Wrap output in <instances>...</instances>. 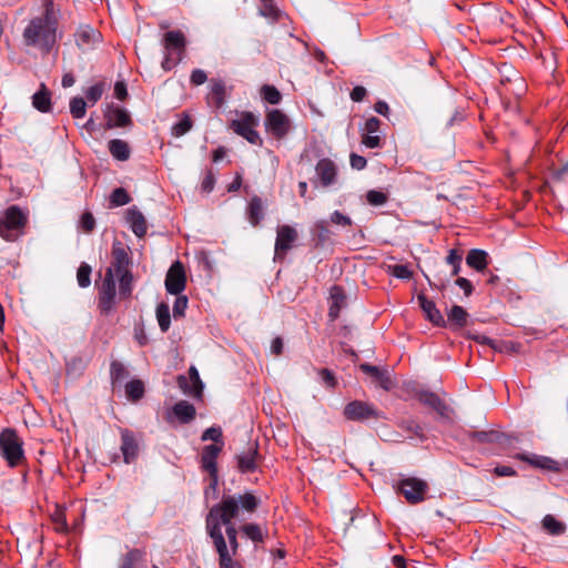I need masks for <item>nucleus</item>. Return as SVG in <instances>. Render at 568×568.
I'll list each match as a JSON object with an SVG mask.
<instances>
[{
	"label": "nucleus",
	"mask_w": 568,
	"mask_h": 568,
	"mask_svg": "<svg viewBox=\"0 0 568 568\" xmlns=\"http://www.w3.org/2000/svg\"><path fill=\"white\" fill-rule=\"evenodd\" d=\"M215 185V176L211 170H209L202 180L201 189L203 192L210 193L213 191Z\"/></svg>",
	"instance_id": "obj_62"
},
{
	"label": "nucleus",
	"mask_w": 568,
	"mask_h": 568,
	"mask_svg": "<svg viewBox=\"0 0 568 568\" xmlns=\"http://www.w3.org/2000/svg\"><path fill=\"white\" fill-rule=\"evenodd\" d=\"M29 222V211L17 204L8 206L0 214V237L7 242H14L26 233Z\"/></svg>",
	"instance_id": "obj_4"
},
{
	"label": "nucleus",
	"mask_w": 568,
	"mask_h": 568,
	"mask_svg": "<svg viewBox=\"0 0 568 568\" xmlns=\"http://www.w3.org/2000/svg\"><path fill=\"white\" fill-rule=\"evenodd\" d=\"M227 97L225 82L222 79H211L209 85V93L206 95L207 104L220 110L223 108Z\"/></svg>",
	"instance_id": "obj_19"
},
{
	"label": "nucleus",
	"mask_w": 568,
	"mask_h": 568,
	"mask_svg": "<svg viewBox=\"0 0 568 568\" xmlns=\"http://www.w3.org/2000/svg\"><path fill=\"white\" fill-rule=\"evenodd\" d=\"M181 60H182L181 55L179 57L176 54L165 52L164 60L162 62V68L164 70L169 71L173 67H175Z\"/></svg>",
	"instance_id": "obj_63"
},
{
	"label": "nucleus",
	"mask_w": 568,
	"mask_h": 568,
	"mask_svg": "<svg viewBox=\"0 0 568 568\" xmlns=\"http://www.w3.org/2000/svg\"><path fill=\"white\" fill-rule=\"evenodd\" d=\"M58 18L53 0H44L43 12L30 20L23 30V41L29 47L40 45L51 50L57 40Z\"/></svg>",
	"instance_id": "obj_2"
},
{
	"label": "nucleus",
	"mask_w": 568,
	"mask_h": 568,
	"mask_svg": "<svg viewBox=\"0 0 568 568\" xmlns=\"http://www.w3.org/2000/svg\"><path fill=\"white\" fill-rule=\"evenodd\" d=\"M315 173L322 187H329L338 181L337 164L329 158H323L317 161Z\"/></svg>",
	"instance_id": "obj_15"
},
{
	"label": "nucleus",
	"mask_w": 568,
	"mask_h": 568,
	"mask_svg": "<svg viewBox=\"0 0 568 568\" xmlns=\"http://www.w3.org/2000/svg\"><path fill=\"white\" fill-rule=\"evenodd\" d=\"M32 105L42 113L51 111V92L41 83L40 89L32 95Z\"/></svg>",
	"instance_id": "obj_30"
},
{
	"label": "nucleus",
	"mask_w": 568,
	"mask_h": 568,
	"mask_svg": "<svg viewBox=\"0 0 568 568\" xmlns=\"http://www.w3.org/2000/svg\"><path fill=\"white\" fill-rule=\"evenodd\" d=\"M201 440H203V442L212 440L216 445L224 443L223 442V433H222L221 427L212 426V427L206 428L201 436Z\"/></svg>",
	"instance_id": "obj_50"
},
{
	"label": "nucleus",
	"mask_w": 568,
	"mask_h": 568,
	"mask_svg": "<svg viewBox=\"0 0 568 568\" xmlns=\"http://www.w3.org/2000/svg\"><path fill=\"white\" fill-rule=\"evenodd\" d=\"M318 375L321 376L322 382L326 387L334 388L336 386L335 375L328 368H321L318 371Z\"/></svg>",
	"instance_id": "obj_57"
},
{
	"label": "nucleus",
	"mask_w": 568,
	"mask_h": 568,
	"mask_svg": "<svg viewBox=\"0 0 568 568\" xmlns=\"http://www.w3.org/2000/svg\"><path fill=\"white\" fill-rule=\"evenodd\" d=\"M178 386L185 395H190L195 398L202 396L203 383L194 366L189 368V377H185L184 375L178 376Z\"/></svg>",
	"instance_id": "obj_18"
},
{
	"label": "nucleus",
	"mask_w": 568,
	"mask_h": 568,
	"mask_svg": "<svg viewBox=\"0 0 568 568\" xmlns=\"http://www.w3.org/2000/svg\"><path fill=\"white\" fill-rule=\"evenodd\" d=\"M105 120L109 129L124 128L131 124V118L128 111L119 106L109 108Z\"/></svg>",
	"instance_id": "obj_28"
},
{
	"label": "nucleus",
	"mask_w": 568,
	"mask_h": 568,
	"mask_svg": "<svg viewBox=\"0 0 568 568\" xmlns=\"http://www.w3.org/2000/svg\"><path fill=\"white\" fill-rule=\"evenodd\" d=\"M52 520L54 524L55 531H58V532H67L68 531L69 527H68L67 518L62 510H57L52 515Z\"/></svg>",
	"instance_id": "obj_55"
},
{
	"label": "nucleus",
	"mask_w": 568,
	"mask_h": 568,
	"mask_svg": "<svg viewBox=\"0 0 568 568\" xmlns=\"http://www.w3.org/2000/svg\"><path fill=\"white\" fill-rule=\"evenodd\" d=\"M329 220L335 225H339V226H351L352 225L351 217L345 215V214H343L339 211H334L331 214Z\"/></svg>",
	"instance_id": "obj_58"
},
{
	"label": "nucleus",
	"mask_w": 568,
	"mask_h": 568,
	"mask_svg": "<svg viewBox=\"0 0 568 568\" xmlns=\"http://www.w3.org/2000/svg\"><path fill=\"white\" fill-rule=\"evenodd\" d=\"M468 313L464 307L454 305L447 314V322L450 326L462 328L467 325Z\"/></svg>",
	"instance_id": "obj_36"
},
{
	"label": "nucleus",
	"mask_w": 568,
	"mask_h": 568,
	"mask_svg": "<svg viewBox=\"0 0 568 568\" xmlns=\"http://www.w3.org/2000/svg\"><path fill=\"white\" fill-rule=\"evenodd\" d=\"M297 231L291 225H281L276 230L275 260H283L297 240Z\"/></svg>",
	"instance_id": "obj_12"
},
{
	"label": "nucleus",
	"mask_w": 568,
	"mask_h": 568,
	"mask_svg": "<svg viewBox=\"0 0 568 568\" xmlns=\"http://www.w3.org/2000/svg\"><path fill=\"white\" fill-rule=\"evenodd\" d=\"M105 90V84L103 82H98L91 87H89L85 91V98L91 105H94L101 98Z\"/></svg>",
	"instance_id": "obj_46"
},
{
	"label": "nucleus",
	"mask_w": 568,
	"mask_h": 568,
	"mask_svg": "<svg viewBox=\"0 0 568 568\" xmlns=\"http://www.w3.org/2000/svg\"><path fill=\"white\" fill-rule=\"evenodd\" d=\"M192 129V120L189 115H184L179 122L172 126V134L174 136H182Z\"/></svg>",
	"instance_id": "obj_51"
},
{
	"label": "nucleus",
	"mask_w": 568,
	"mask_h": 568,
	"mask_svg": "<svg viewBox=\"0 0 568 568\" xmlns=\"http://www.w3.org/2000/svg\"><path fill=\"white\" fill-rule=\"evenodd\" d=\"M121 453L125 464L133 463L139 455V444L132 430L121 429Z\"/></svg>",
	"instance_id": "obj_20"
},
{
	"label": "nucleus",
	"mask_w": 568,
	"mask_h": 568,
	"mask_svg": "<svg viewBox=\"0 0 568 568\" xmlns=\"http://www.w3.org/2000/svg\"><path fill=\"white\" fill-rule=\"evenodd\" d=\"M362 143L369 149H376L381 146V138L376 134L364 133L362 135Z\"/></svg>",
	"instance_id": "obj_61"
},
{
	"label": "nucleus",
	"mask_w": 568,
	"mask_h": 568,
	"mask_svg": "<svg viewBox=\"0 0 568 568\" xmlns=\"http://www.w3.org/2000/svg\"><path fill=\"white\" fill-rule=\"evenodd\" d=\"M172 413L181 424L191 423L196 415L194 405L186 400H180L172 407Z\"/></svg>",
	"instance_id": "obj_29"
},
{
	"label": "nucleus",
	"mask_w": 568,
	"mask_h": 568,
	"mask_svg": "<svg viewBox=\"0 0 568 568\" xmlns=\"http://www.w3.org/2000/svg\"><path fill=\"white\" fill-rule=\"evenodd\" d=\"M129 376L126 367L119 361H112L110 364V377L112 385H121L122 382Z\"/></svg>",
	"instance_id": "obj_38"
},
{
	"label": "nucleus",
	"mask_w": 568,
	"mask_h": 568,
	"mask_svg": "<svg viewBox=\"0 0 568 568\" xmlns=\"http://www.w3.org/2000/svg\"><path fill=\"white\" fill-rule=\"evenodd\" d=\"M265 130L277 140L284 139L291 131L290 118L278 109L270 110L264 121Z\"/></svg>",
	"instance_id": "obj_8"
},
{
	"label": "nucleus",
	"mask_w": 568,
	"mask_h": 568,
	"mask_svg": "<svg viewBox=\"0 0 568 568\" xmlns=\"http://www.w3.org/2000/svg\"><path fill=\"white\" fill-rule=\"evenodd\" d=\"M186 286V277L183 264L180 261L174 262L165 276V290L169 294L179 295Z\"/></svg>",
	"instance_id": "obj_14"
},
{
	"label": "nucleus",
	"mask_w": 568,
	"mask_h": 568,
	"mask_svg": "<svg viewBox=\"0 0 568 568\" xmlns=\"http://www.w3.org/2000/svg\"><path fill=\"white\" fill-rule=\"evenodd\" d=\"M344 416L348 420L364 422L378 419L381 414L372 404L362 400H353L344 407Z\"/></svg>",
	"instance_id": "obj_11"
},
{
	"label": "nucleus",
	"mask_w": 568,
	"mask_h": 568,
	"mask_svg": "<svg viewBox=\"0 0 568 568\" xmlns=\"http://www.w3.org/2000/svg\"><path fill=\"white\" fill-rule=\"evenodd\" d=\"M397 489L412 504L422 503L428 490V484L416 477H407L397 483Z\"/></svg>",
	"instance_id": "obj_9"
},
{
	"label": "nucleus",
	"mask_w": 568,
	"mask_h": 568,
	"mask_svg": "<svg viewBox=\"0 0 568 568\" xmlns=\"http://www.w3.org/2000/svg\"><path fill=\"white\" fill-rule=\"evenodd\" d=\"M108 149L111 155L118 161H126L130 159L131 150L124 140L112 139L108 143Z\"/></svg>",
	"instance_id": "obj_33"
},
{
	"label": "nucleus",
	"mask_w": 568,
	"mask_h": 568,
	"mask_svg": "<svg viewBox=\"0 0 568 568\" xmlns=\"http://www.w3.org/2000/svg\"><path fill=\"white\" fill-rule=\"evenodd\" d=\"M70 113L74 119H82L87 113V101L81 97L70 100Z\"/></svg>",
	"instance_id": "obj_45"
},
{
	"label": "nucleus",
	"mask_w": 568,
	"mask_h": 568,
	"mask_svg": "<svg viewBox=\"0 0 568 568\" xmlns=\"http://www.w3.org/2000/svg\"><path fill=\"white\" fill-rule=\"evenodd\" d=\"M224 443L220 445L210 444L203 447L201 453V468L206 473H217V457L223 449Z\"/></svg>",
	"instance_id": "obj_22"
},
{
	"label": "nucleus",
	"mask_w": 568,
	"mask_h": 568,
	"mask_svg": "<svg viewBox=\"0 0 568 568\" xmlns=\"http://www.w3.org/2000/svg\"><path fill=\"white\" fill-rule=\"evenodd\" d=\"M144 557V551L140 549L129 550L121 559L119 568H134L135 564Z\"/></svg>",
	"instance_id": "obj_42"
},
{
	"label": "nucleus",
	"mask_w": 568,
	"mask_h": 568,
	"mask_svg": "<svg viewBox=\"0 0 568 568\" xmlns=\"http://www.w3.org/2000/svg\"><path fill=\"white\" fill-rule=\"evenodd\" d=\"M501 84H517V88L511 89V92L516 95H520L525 91L523 78L519 75L517 70L509 64H503L499 69Z\"/></svg>",
	"instance_id": "obj_25"
},
{
	"label": "nucleus",
	"mask_w": 568,
	"mask_h": 568,
	"mask_svg": "<svg viewBox=\"0 0 568 568\" xmlns=\"http://www.w3.org/2000/svg\"><path fill=\"white\" fill-rule=\"evenodd\" d=\"M399 428L409 434V437H417L420 440L425 438L423 428L412 419H404L398 424Z\"/></svg>",
	"instance_id": "obj_44"
},
{
	"label": "nucleus",
	"mask_w": 568,
	"mask_h": 568,
	"mask_svg": "<svg viewBox=\"0 0 568 568\" xmlns=\"http://www.w3.org/2000/svg\"><path fill=\"white\" fill-rule=\"evenodd\" d=\"M207 75L206 72L202 69H194L190 77V82L193 85H202L206 82Z\"/></svg>",
	"instance_id": "obj_60"
},
{
	"label": "nucleus",
	"mask_w": 568,
	"mask_h": 568,
	"mask_svg": "<svg viewBox=\"0 0 568 568\" xmlns=\"http://www.w3.org/2000/svg\"><path fill=\"white\" fill-rule=\"evenodd\" d=\"M80 225L84 232H87V233L92 232L95 227V219H94L93 214L90 212L83 213L81 216V220H80Z\"/></svg>",
	"instance_id": "obj_56"
},
{
	"label": "nucleus",
	"mask_w": 568,
	"mask_h": 568,
	"mask_svg": "<svg viewBox=\"0 0 568 568\" xmlns=\"http://www.w3.org/2000/svg\"><path fill=\"white\" fill-rule=\"evenodd\" d=\"M261 95L262 99L270 104H278L282 101L281 92L271 84H264L261 88Z\"/></svg>",
	"instance_id": "obj_43"
},
{
	"label": "nucleus",
	"mask_w": 568,
	"mask_h": 568,
	"mask_svg": "<svg viewBox=\"0 0 568 568\" xmlns=\"http://www.w3.org/2000/svg\"><path fill=\"white\" fill-rule=\"evenodd\" d=\"M92 268L88 263H81L77 272L78 285L82 288L90 286L91 284Z\"/></svg>",
	"instance_id": "obj_48"
},
{
	"label": "nucleus",
	"mask_w": 568,
	"mask_h": 568,
	"mask_svg": "<svg viewBox=\"0 0 568 568\" xmlns=\"http://www.w3.org/2000/svg\"><path fill=\"white\" fill-rule=\"evenodd\" d=\"M542 527L551 535H561L565 531V525L557 520L552 515H546L542 519Z\"/></svg>",
	"instance_id": "obj_41"
},
{
	"label": "nucleus",
	"mask_w": 568,
	"mask_h": 568,
	"mask_svg": "<svg viewBox=\"0 0 568 568\" xmlns=\"http://www.w3.org/2000/svg\"><path fill=\"white\" fill-rule=\"evenodd\" d=\"M359 368L365 374H368L384 390H390L393 388L394 383L387 369H381L379 367L368 363L361 364Z\"/></svg>",
	"instance_id": "obj_24"
},
{
	"label": "nucleus",
	"mask_w": 568,
	"mask_h": 568,
	"mask_svg": "<svg viewBox=\"0 0 568 568\" xmlns=\"http://www.w3.org/2000/svg\"><path fill=\"white\" fill-rule=\"evenodd\" d=\"M131 196L123 187H116L112 191L110 195V204L111 206H122L130 203Z\"/></svg>",
	"instance_id": "obj_47"
},
{
	"label": "nucleus",
	"mask_w": 568,
	"mask_h": 568,
	"mask_svg": "<svg viewBox=\"0 0 568 568\" xmlns=\"http://www.w3.org/2000/svg\"><path fill=\"white\" fill-rule=\"evenodd\" d=\"M367 202L373 206H381L387 202V195L377 190H371L366 194Z\"/></svg>",
	"instance_id": "obj_54"
},
{
	"label": "nucleus",
	"mask_w": 568,
	"mask_h": 568,
	"mask_svg": "<svg viewBox=\"0 0 568 568\" xmlns=\"http://www.w3.org/2000/svg\"><path fill=\"white\" fill-rule=\"evenodd\" d=\"M258 12L272 23L281 21L284 17V12L276 6L275 0H260Z\"/></svg>",
	"instance_id": "obj_31"
},
{
	"label": "nucleus",
	"mask_w": 568,
	"mask_h": 568,
	"mask_svg": "<svg viewBox=\"0 0 568 568\" xmlns=\"http://www.w3.org/2000/svg\"><path fill=\"white\" fill-rule=\"evenodd\" d=\"M242 532L254 542L263 541V534L258 525L245 524L241 527Z\"/></svg>",
	"instance_id": "obj_49"
},
{
	"label": "nucleus",
	"mask_w": 568,
	"mask_h": 568,
	"mask_svg": "<svg viewBox=\"0 0 568 568\" xmlns=\"http://www.w3.org/2000/svg\"><path fill=\"white\" fill-rule=\"evenodd\" d=\"M211 528V538L213 540L216 552L219 554L220 568H234L235 562L232 559L233 554L227 549L223 532L219 530L216 524H212Z\"/></svg>",
	"instance_id": "obj_17"
},
{
	"label": "nucleus",
	"mask_w": 568,
	"mask_h": 568,
	"mask_svg": "<svg viewBox=\"0 0 568 568\" xmlns=\"http://www.w3.org/2000/svg\"><path fill=\"white\" fill-rule=\"evenodd\" d=\"M258 505L260 500L251 491L237 495H223L221 501L213 505L206 515L205 526L207 535L211 537L212 524H216L220 531H222V525H224L231 551L235 555L239 549L237 529L232 520L246 519L245 515L250 516L255 513Z\"/></svg>",
	"instance_id": "obj_1"
},
{
	"label": "nucleus",
	"mask_w": 568,
	"mask_h": 568,
	"mask_svg": "<svg viewBox=\"0 0 568 568\" xmlns=\"http://www.w3.org/2000/svg\"><path fill=\"white\" fill-rule=\"evenodd\" d=\"M345 298L346 297L344 294V290L341 286L334 285L331 288V302L332 303L329 306L328 315L332 320L337 318L339 311L345 303Z\"/></svg>",
	"instance_id": "obj_34"
},
{
	"label": "nucleus",
	"mask_w": 568,
	"mask_h": 568,
	"mask_svg": "<svg viewBox=\"0 0 568 568\" xmlns=\"http://www.w3.org/2000/svg\"><path fill=\"white\" fill-rule=\"evenodd\" d=\"M133 260L130 247L119 240H114L111 248V262L105 272L119 283V297L130 300L134 287V276L131 271Z\"/></svg>",
	"instance_id": "obj_3"
},
{
	"label": "nucleus",
	"mask_w": 568,
	"mask_h": 568,
	"mask_svg": "<svg viewBox=\"0 0 568 568\" xmlns=\"http://www.w3.org/2000/svg\"><path fill=\"white\" fill-rule=\"evenodd\" d=\"M116 282L111 272H105L98 290V308L101 314L109 315L116 305Z\"/></svg>",
	"instance_id": "obj_7"
},
{
	"label": "nucleus",
	"mask_w": 568,
	"mask_h": 568,
	"mask_svg": "<svg viewBox=\"0 0 568 568\" xmlns=\"http://www.w3.org/2000/svg\"><path fill=\"white\" fill-rule=\"evenodd\" d=\"M462 258H463L462 254L457 250L452 248L448 252V255L446 257V262H447V264L453 266V271H452V275L453 276L458 275V273L460 272Z\"/></svg>",
	"instance_id": "obj_52"
},
{
	"label": "nucleus",
	"mask_w": 568,
	"mask_h": 568,
	"mask_svg": "<svg viewBox=\"0 0 568 568\" xmlns=\"http://www.w3.org/2000/svg\"><path fill=\"white\" fill-rule=\"evenodd\" d=\"M125 395L129 400L138 402L144 395V384L140 379H131L125 384Z\"/></svg>",
	"instance_id": "obj_37"
},
{
	"label": "nucleus",
	"mask_w": 568,
	"mask_h": 568,
	"mask_svg": "<svg viewBox=\"0 0 568 568\" xmlns=\"http://www.w3.org/2000/svg\"><path fill=\"white\" fill-rule=\"evenodd\" d=\"M468 438L471 443L478 444H496L501 449H510L514 447V442L518 439L506 435L497 430H481V432H469Z\"/></svg>",
	"instance_id": "obj_10"
},
{
	"label": "nucleus",
	"mask_w": 568,
	"mask_h": 568,
	"mask_svg": "<svg viewBox=\"0 0 568 568\" xmlns=\"http://www.w3.org/2000/svg\"><path fill=\"white\" fill-rule=\"evenodd\" d=\"M156 320L162 333H166L171 326L170 307L166 303H160L156 306Z\"/></svg>",
	"instance_id": "obj_39"
},
{
	"label": "nucleus",
	"mask_w": 568,
	"mask_h": 568,
	"mask_svg": "<svg viewBox=\"0 0 568 568\" xmlns=\"http://www.w3.org/2000/svg\"><path fill=\"white\" fill-rule=\"evenodd\" d=\"M125 219L135 236L143 237L146 234L148 225L145 217L136 207L129 209Z\"/></svg>",
	"instance_id": "obj_27"
},
{
	"label": "nucleus",
	"mask_w": 568,
	"mask_h": 568,
	"mask_svg": "<svg viewBox=\"0 0 568 568\" xmlns=\"http://www.w3.org/2000/svg\"><path fill=\"white\" fill-rule=\"evenodd\" d=\"M418 303L429 322L438 327L446 326L447 322L432 300H428L425 295H419Z\"/></svg>",
	"instance_id": "obj_26"
},
{
	"label": "nucleus",
	"mask_w": 568,
	"mask_h": 568,
	"mask_svg": "<svg viewBox=\"0 0 568 568\" xmlns=\"http://www.w3.org/2000/svg\"><path fill=\"white\" fill-rule=\"evenodd\" d=\"M488 254L484 250L473 248L466 256V263L477 272H483L488 265Z\"/></svg>",
	"instance_id": "obj_32"
},
{
	"label": "nucleus",
	"mask_w": 568,
	"mask_h": 568,
	"mask_svg": "<svg viewBox=\"0 0 568 568\" xmlns=\"http://www.w3.org/2000/svg\"><path fill=\"white\" fill-rule=\"evenodd\" d=\"M349 163H351L352 169L361 171L366 168L367 160L362 155L352 153L349 156Z\"/></svg>",
	"instance_id": "obj_64"
},
{
	"label": "nucleus",
	"mask_w": 568,
	"mask_h": 568,
	"mask_svg": "<svg viewBox=\"0 0 568 568\" xmlns=\"http://www.w3.org/2000/svg\"><path fill=\"white\" fill-rule=\"evenodd\" d=\"M0 456L7 466L16 468L26 462L23 440L14 428H3L0 432Z\"/></svg>",
	"instance_id": "obj_5"
},
{
	"label": "nucleus",
	"mask_w": 568,
	"mask_h": 568,
	"mask_svg": "<svg viewBox=\"0 0 568 568\" xmlns=\"http://www.w3.org/2000/svg\"><path fill=\"white\" fill-rule=\"evenodd\" d=\"M417 398L423 405L434 409L442 418L449 417L450 409L438 394L430 390H419Z\"/></svg>",
	"instance_id": "obj_21"
},
{
	"label": "nucleus",
	"mask_w": 568,
	"mask_h": 568,
	"mask_svg": "<svg viewBox=\"0 0 568 568\" xmlns=\"http://www.w3.org/2000/svg\"><path fill=\"white\" fill-rule=\"evenodd\" d=\"M98 34L93 29L84 28L80 29L75 33V41L78 47L81 49H87L92 42L95 41Z\"/></svg>",
	"instance_id": "obj_40"
},
{
	"label": "nucleus",
	"mask_w": 568,
	"mask_h": 568,
	"mask_svg": "<svg viewBox=\"0 0 568 568\" xmlns=\"http://www.w3.org/2000/svg\"><path fill=\"white\" fill-rule=\"evenodd\" d=\"M189 300L185 295H178L173 304V317L180 318L185 315V311L187 308Z\"/></svg>",
	"instance_id": "obj_53"
},
{
	"label": "nucleus",
	"mask_w": 568,
	"mask_h": 568,
	"mask_svg": "<svg viewBox=\"0 0 568 568\" xmlns=\"http://www.w3.org/2000/svg\"><path fill=\"white\" fill-rule=\"evenodd\" d=\"M260 458L257 442L250 443L247 448L236 454L237 469L242 474H251L257 469V459Z\"/></svg>",
	"instance_id": "obj_16"
},
{
	"label": "nucleus",
	"mask_w": 568,
	"mask_h": 568,
	"mask_svg": "<svg viewBox=\"0 0 568 568\" xmlns=\"http://www.w3.org/2000/svg\"><path fill=\"white\" fill-rule=\"evenodd\" d=\"M163 45L165 52L182 57L186 45L185 36L180 30L169 31L164 34Z\"/></svg>",
	"instance_id": "obj_23"
},
{
	"label": "nucleus",
	"mask_w": 568,
	"mask_h": 568,
	"mask_svg": "<svg viewBox=\"0 0 568 568\" xmlns=\"http://www.w3.org/2000/svg\"><path fill=\"white\" fill-rule=\"evenodd\" d=\"M513 458L527 463L534 468L559 473L561 464L548 456L537 455L534 453H517L511 455Z\"/></svg>",
	"instance_id": "obj_13"
},
{
	"label": "nucleus",
	"mask_w": 568,
	"mask_h": 568,
	"mask_svg": "<svg viewBox=\"0 0 568 568\" xmlns=\"http://www.w3.org/2000/svg\"><path fill=\"white\" fill-rule=\"evenodd\" d=\"M257 119L252 112H242L239 119L232 120L230 128L253 145H262L263 141L256 131Z\"/></svg>",
	"instance_id": "obj_6"
},
{
	"label": "nucleus",
	"mask_w": 568,
	"mask_h": 568,
	"mask_svg": "<svg viewBox=\"0 0 568 568\" xmlns=\"http://www.w3.org/2000/svg\"><path fill=\"white\" fill-rule=\"evenodd\" d=\"M247 216L248 221L253 226H256L260 224V222L263 220V202L261 197L254 195L248 203L247 207Z\"/></svg>",
	"instance_id": "obj_35"
},
{
	"label": "nucleus",
	"mask_w": 568,
	"mask_h": 568,
	"mask_svg": "<svg viewBox=\"0 0 568 568\" xmlns=\"http://www.w3.org/2000/svg\"><path fill=\"white\" fill-rule=\"evenodd\" d=\"M392 274L397 277V278H402V280H408L412 277L413 273L412 271L408 268V266L404 265V264H396L393 266V272Z\"/></svg>",
	"instance_id": "obj_59"
}]
</instances>
